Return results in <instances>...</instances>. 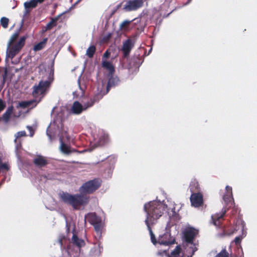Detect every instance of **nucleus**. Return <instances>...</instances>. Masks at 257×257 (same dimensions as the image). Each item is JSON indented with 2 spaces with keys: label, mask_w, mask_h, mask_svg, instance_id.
<instances>
[{
  "label": "nucleus",
  "mask_w": 257,
  "mask_h": 257,
  "mask_svg": "<svg viewBox=\"0 0 257 257\" xmlns=\"http://www.w3.org/2000/svg\"><path fill=\"white\" fill-rule=\"evenodd\" d=\"M154 224L155 223H152L151 222H148V223H146V224L147 226L148 229V230L149 231L151 242L153 243V244L154 245H155V246L158 247V243L157 242H158V239H156V238L155 237V235L153 233V231H152V230L151 229V226L153 225V224Z\"/></svg>",
  "instance_id": "b1692460"
},
{
  "label": "nucleus",
  "mask_w": 257,
  "mask_h": 257,
  "mask_svg": "<svg viewBox=\"0 0 257 257\" xmlns=\"http://www.w3.org/2000/svg\"><path fill=\"white\" fill-rule=\"evenodd\" d=\"M101 185V181L99 179H93L84 183L79 188V192L81 193L90 194L96 190Z\"/></svg>",
  "instance_id": "0eeeda50"
},
{
  "label": "nucleus",
  "mask_w": 257,
  "mask_h": 257,
  "mask_svg": "<svg viewBox=\"0 0 257 257\" xmlns=\"http://www.w3.org/2000/svg\"><path fill=\"white\" fill-rule=\"evenodd\" d=\"M38 4L35 0H31L24 3L25 15H27L30 12L31 9L35 8L37 7Z\"/></svg>",
  "instance_id": "412c9836"
},
{
  "label": "nucleus",
  "mask_w": 257,
  "mask_h": 257,
  "mask_svg": "<svg viewBox=\"0 0 257 257\" xmlns=\"http://www.w3.org/2000/svg\"><path fill=\"white\" fill-rule=\"evenodd\" d=\"M80 2V0H77L73 5H72V6L71 7L69 8V9L67 10L66 11L63 12L62 14H61V16L63 15V14H66L67 13H68L69 12H70L71 10L73 9L74 8H75V6H76V5H77Z\"/></svg>",
  "instance_id": "c9c22d12"
},
{
  "label": "nucleus",
  "mask_w": 257,
  "mask_h": 257,
  "mask_svg": "<svg viewBox=\"0 0 257 257\" xmlns=\"http://www.w3.org/2000/svg\"><path fill=\"white\" fill-rule=\"evenodd\" d=\"M72 241L74 244L76 245L79 247H80L84 245V241L81 239L78 238L77 236L74 234L72 237Z\"/></svg>",
  "instance_id": "bb28decb"
},
{
  "label": "nucleus",
  "mask_w": 257,
  "mask_h": 257,
  "mask_svg": "<svg viewBox=\"0 0 257 257\" xmlns=\"http://www.w3.org/2000/svg\"><path fill=\"white\" fill-rule=\"evenodd\" d=\"M61 16V15H59L57 17L52 18L51 21L45 27V30H51L53 27L55 26L56 25L57 21L58 20Z\"/></svg>",
  "instance_id": "a878e982"
},
{
  "label": "nucleus",
  "mask_w": 257,
  "mask_h": 257,
  "mask_svg": "<svg viewBox=\"0 0 257 257\" xmlns=\"http://www.w3.org/2000/svg\"><path fill=\"white\" fill-rule=\"evenodd\" d=\"M47 41V39L45 38L44 39V40L42 42H40V43H38L34 47V50L35 51H37L41 50L43 49Z\"/></svg>",
  "instance_id": "2f4dec72"
},
{
  "label": "nucleus",
  "mask_w": 257,
  "mask_h": 257,
  "mask_svg": "<svg viewBox=\"0 0 257 257\" xmlns=\"http://www.w3.org/2000/svg\"><path fill=\"white\" fill-rule=\"evenodd\" d=\"M85 218L93 225L95 230L98 233H100L103 227V221L100 217L98 216L95 213H89L85 215Z\"/></svg>",
  "instance_id": "6e6552de"
},
{
  "label": "nucleus",
  "mask_w": 257,
  "mask_h": 257,
  "mask_svg": "<svg viewBox=\"0 0 257 257\" xmlns=\"http://www.w3.org/2000/svg\"><path fill=\"white\" fill-rule=\"evenodd\" d=\"M102 250V246L100 243H98L91 249V253L94 257L98 256L100 255Z\"/></svg>",
  "instance_id": "5701e85b"
},
{
  "label": "nucleus",
  "mask_w": 257,
  "mask_h": 257,
  "mask_svg": "<svg viewBox=\"0 0 257 257\" xmlns=\"http://www.w3.org/2000/svg\"><path fill=\"white\" fill-rule=\"evenodd\" d=\"M55 109H56V107H54L53 108V109L52 110V113H54Z\"/></svg>",
  "instance_id": "de8ad7c7"
},
{
  "label": "nucleus",
  "mask_w": 257,
  "mask_h": 257,
  "mask_svg": "<svg viewBox=\"0 0 257 257\" xmlns=\"http://www.w3.org/2000/svg\"><path fill=\"white\" fill-rule=\"evenodd\" d=\"M157 242L158 246L160 245L168 246L175 243V238L167 231L158 237Z\"/></svg>",
  "instance_id": "9b49d317"
},
{
  "label": "nucleus",
  "mask_w": 257,
  "mask_h": 257,
  "mask_svg": "<svg viewBox=\"0 0 257 257\" xmlns=\"http://www.w3.org/2000/svg\"><path fill=\"white\" fill-rule=\"evenodd\" d=\"M37 2V3L38 4H41L45 0H35Z\"/></svg>",
  "instance_id": "c03bdc74"
},
{
  "label": "nucleus",
  "mask_w": 257,
  "mask_h": 257,
  "mask_svg": "<svg viewBox=\"0 0 257 257\" xmlns=\"http://www.w3.org/2000/svg\"><path fill=\"white\" fill-rule=\"evenodd\" d=\"M5 107V102L2 99H0V111H2L4 109Z\"/></svg>",
  "instance_id": "a19ab883"
},
{
  "label": "nucleus",
  "mask_w": 257,
  "mask_h": 257,
  "mask_svg": "<svg viewBox=\"0 0 257 257\" xmlns=\"http://www.w3.org/2000/svg\"><path fill=\"white\" fill-rule=\"evenodd\" d=\"M215 257H229V255L225 249H222Z\"/></svg>",
  "instance_id": "72a5a7b5"
},
{
  "label": "nucleus",
  "mask_w": 257,
  "mask_h": 257,
  "mask_svg": "<svg viewBox=\"0 0 257 257\" xmlns=\"http://www.w3.org/2000/svg\"><path fill=\"white\" fill-rule=\"evenodd\" d=\"M108 81L106 86L107 92H108L110 87L117 85L119 82V79L117 77H114L112 75H108Z\"/></svg>",
  "instance_id": "aec40b11"
},
{
  "label": "nucleus",
  "mask_w": 257,
  "mask_h": 257,
  "mask_svg": "<svg viewBox=\"0 0 257 257\" xmlns=\"http://www.w3.org/2000/svg\"><path fill=\"white\" fill-rule=\"evenodd\" d=\"M190 191L193 193H196V192H199V186L198 182L194 179L192 180L190 184Z\"/></svg>",
  "instance_id": "393cba45"
},
{
  "label": "nucleus",
  "mask_w": 257,
  "mask_h": 257,
  "mask_svg": "<svg viewBox=\"0 0 257 257\" xmlns=\"http://www.w3.org/2000/svg\"><path fill=\"white\" fill-rule=\"evenodd\" d=\"M244 223L243 222H241V227L242 230V236H237L234 239V242L236 244H238L240 242L241 239L246 235V231L244 230Z\"/></svg>",
  "instance_id": "c756f323"
},
{
  "label": "nucleus",
  "mask_w": 257,
  "mask_h": 257,
  "mask_svg": "<svg viewBox=\"0 0 257 257\" xmlns=\"http://www.w3.org/2000/svg\"><path fill=\"white\" fill-rule=\"evenodd\" d=\"M143 3V0H131L125 3L123 9L126 11H135L142 7Z\"/></svg>",
  "instance_id": "ddd939ff"
},
{
  "label": "nucleus",
  "mask_w": 257,
  "mask_h": 257,
  "mask_svg": "<svg viewBox=\"0 0 257 257\" xmlns=\"http://www.w3.org/2000/svg\"><path fill=\"white\" fill-rule=\"evenodd\" d=\"M57 114L53 122H51L47 130V135L50 140H52L53 137L58 132L62 131L63 128V121L66 116L67 109L65 107H61L59 109L56 108Z\"/></svg>",
  "instance_id": "7ed1b4c3"
},
{
  "label": "nucleus",
  "mask_w": 257,
  "mask_h": 257,
  "mask_svg": "<svg viewBox=\"0 0 257 257\" xmlns=\"http://www.w3.org/2000/svg\"><path fill=\"white\" fill-rule=\"evenodd\" d=\"M225 194L223 196V199L226 204H232L233 201L232 197V188L229 186L225 187Z\"/></svg>",
  "instance_id": "a211bd4d"
},
{
  "label": "nucleus",
  "mask_w": 257,
  "mask_h": 257,
  "mask_svg": "<svg viewBox=\"0 0 257 257\" xmlns=\"http://www.w3.org/2000/svg\"><path fill=\"white\" fill-rule=\"evenodd\" d=\"M80 77H81V76ZM79 78H80V77H79ZM78 83L79 89L81 91L82 93H83L85 89V86L83 84H81L80 78H79L78 80Z\"/></svg>",
  "instance_id": "e433bc0d"
},
{
  "label": "nucleus",
  "mask_w": 257,
  "mask_h": 257,
  "mask_svg": "<svg viewBox=\"0 0 257 257\" xmlns=\"http://www.w3.org/2000/svg\"><path fill=\"white\" fill-rule=\"evenodd\" d=\"M26 136V133L25 131H20L18 132L17 134H15V142L16 143V149H15V152L16 155L18 159L20 158V156L19 155V150L21 149V144L20 141L18 140L19 138L21 137H24Z\"/></svg>",
  "instance_id": "f3484780"
},
{
  "label": "nucleus",
  "mask_w": 257,
  "mask_h": 257,
  "mask_svg": "<svg viewBox=\"0 0 257 257\" xmlns=\"http://www.w3.org/2000/svg\"><path fill=\"white\" fill-rule=\"evenodd\" d=\"M66 226H67V227H68V224H67V222H66Z\"/></svg>",
  "instance_id": "3c124183"
},
{
  "label": "nucleus",
  "mask_w": 257,
  "mask_h": 257,
  "mask_svg": "<svg viewBox=\"0 0 257 257\" xmlns=\"http://www.w3.org/2000/svg\"><path fill=\"white\" fill-rule=\"evenodd\" d=\"M83 152V151H82V152L78 151V153H82V152Z\"/></svg>",
  "instance_id": "8fccbe9b"
},
{
  "label": "nucleus",
  "mask_w": 257,
  "mask_h": 257,
  "mask_svg": "<svg viewBox=\"0 0 257 257\" xmlns=\"http://www.w3.org/2000/svg\"><path fill=\"white\" fill-rule=\"evenodd\" d=\"M34 164L39 167L45 166L48 163L47 158L41 155H38L34 159Z\"/></svg>",
  "instance_id": "6ab92c4d"
},
{
  "label": "nucleus",
  "mask_w": 257,
  "mask_h": 257,
  "mask_svg": "<svg viewBox=\"0 0 257 257\" xmlns=\"http://www.w3.org/2000/svg\"><path fill=\"white\" fill-rule=\"evenodd\" d=\"M109 142L108 134L103 131L99 132L97 139H95V143L97 146H102Z\"/></svg>",
  "instance_id": "dca6fc26"
},
{
  "label": "nucleus",
  "mask_w": 257,
  "mask_h": 257,
  "mask_svg": "<svg viewBox=\"0 0 257 257\" xmlns=\"http://www.w3.org/2000/svg\"><path fill=\"white\" fill-rule=\"evenodd\" d=\"M61 199L65 203L71 205L74 209H79L89 202V197L81 194L71 195L68 193H59Z\"/></svg>",
  "instance_id": "20e7f679"
},
{
  "label": "nucleus",
  "mask_w": 257,
  "mask_h": 257,
  "mask_svg": "<svg viewBox=\"0 0 257 257\" xmlns=\"http://www.w3.org/2000/svg\"><path fill=\"white\" fill-rule=\"evenodd\" d=\"M168 205L164 201L161 202L158 200L150 201L144 205V210L147 213L145 223L151 222L156 223L157 220L164 213L167 212L169 216H173L176 214L174 205L171 202Z\"/></svg>",
  "instance_id": "f03ea898"
},
{
  "label": "nucleus",
  "mask_w": 257,
  "mask_h": 257,
  "mask_svg": "<svg viewBox=\"0 0 257 257\" xmlns=\"http://www.w3.org/2000/svg\"><path fill=\"white\" fill-rule=\"evenodd\" d=\"M151 50H152V49H151L149 50V53H150V52L151 51Z\"/></svg>",
  "instance_id": "09e8293b"
},
{
  "label": "nucleus",
  "mask_w": 257,
  "mask_h": 257,
  "mask_svg": "<svg viewBox=\"0 0 257 257\" xmlns=\"http://www.w3.org/2000/svg\"><path fill=\"white\" fill-rule=\"evenodd\" d=\"M4 169L6 170H8V166L7 164H2L0 165V170Z\"/></svg>",
  "instance_id": "ea45409f"
},
{
  "label": "nucleus",
  "mask_w": 257,
  "mask_h": 257,
  "mask_svg": "<svg viewBox=\"0 0 257 257\" xmlns=\"http://www.w3.org/2000/svg\"><path fill=\"white\" fill-rule=\"evenodd\" d=\"M102 66L108 71V75L113 74L114 71V68L111 62L106 60H102Z\"/></svg>",
  "instance_id": "4be33fe9"
},
{
  "label": "nucleus",
  "mask_w": 257,
  "mask_h": 257,
  "mask_svg": "<svg viewBox=\"0 0 257 257\" xmlns=\"http://www.w3.org/2000/svg\"><path fill=\"white\" fill-rule=\"evenodd\" d=\"M105 84L106 81L104 80H102L100 82H98L96 86L97 92H96L93 98L90 99H92V100H94V103L98 101L104 95L106 94L108 92H107L106 89L105 90Z\"/></svg>",
  "instance_id": "f8f14e48"
},
{
  "label": "nucleus",
  "mask_w": 257,
  "mask_h": 257,
  "mask_svg": "<svg viewBox=\"0 0 257 257\" xmlns=\"http://www.w3.org/2000/svg\"><path fill=\"white\" fill-rule=\"evenodd\" d=\"M60 132L62 133L59 139L60 143L59 149L60 152L66 155H69L72 153L77 152L75 149L71 148L69 143L70 138L63 128L62 131H60L59 133Z\"/></svg>",
  "instance_id": "423d86ee"
},
{
  "label": "nucleus",
  "mask_w": 257,
  "mask_h": 257,
  "mask_svg": "<svg viewBox=\"0 0 257 257\" xmlns=\"http://www.w3.org/2000/svg\"><path fill=\"white\" fill-rule=\"evenodd\" d=\"M192 206L198 207L202 205L203 202V195L200 192L193 193L190 196Z\"/></svg>",
  "instance_id": "4468645a"
},
{
  "label": "nucleus",
  "mask_w": 257,
  "mask_h": 257,
  "mask_svg": "<svg viewBox=\"0 0 257 257\" xmlns=\"http://www.w3.org/2000/svg\"><path fill=\"white\" fill-rule=\"evenodd\" d=\"M47 31V30H45V27L43 28L42 29L43 33H44V32H46Z\"/></svg>",
  "instance_id": "49530a36"
},
{
  "label": "nucleus",
  "mask_w": 257,
  "mask_h": 257,
  "mask_svg": "<svg viewBox=\"0 0 257 257\" xmlns=\"http://www.w3.org/2000/svg\"><path fill=\"white\" fill-rule=\"evenodd\" d=\"M134 46V43L131 39H127L123 42L121 51L123 52L124 57L126 58L129 56Z\"/></svg>",
  "instance_id": "2eb2a0df"
},
{
  "label": "nucleus",
  "mask_w": 257,
  "mask_h": 257,
  "mask_svg": "<svg viewBox=\"0 0 257 257\" xmlns=\"http://www.w3.org/2000/svg\"><path fill=\"white\" fill-rule=\"evenodd\" d=\"M9 19L6 17L2 18L1 23L4 28H7L8 26Z\"/></svg>",
  "instance_id": "f704fd0d"
},
{
  "label": "nucleus",
  "mask_w": 257,
  "mask_h": 257,
  "mask_svg": "<svg viewBox=\"0 0 257 257\" xmlns=\"http://www.w3.org/2000/svg\"><path fill=\"white\" fill-rule=\"evenodd\" d=\"M57 242L60 244V246H62V237L59 238Z\"/></svg>",
  "instance_id": "37998d69"
},
{
  "label": "nucleus",
  "mask_w": 257,
  "mask_h": 257,
  "mask_svg": "<svg viewBox=\"0 0 257 257\" xmlns=\"http://www.w3.org/2000/svg\"><path fill=\"white\" fill-rule=\"evenodd\" d=\"M95 47L94 46H90L86 50V55L89 58L93 57L95 52Z\"/></svg>",
  "instance_id": "473e14b6"
},
{
  "label": "nucleus",
  "mask_w": 257,
  "mask_h": 257,
  "mask_svg": "<svg viewBox=\"0 0 257 257\" xmlns=\"http://www.w3.org/2000/svg\"><path fill=\"white\" fill-rule=\"evenodd\" d=\"M81 0H80V2L81 1Z\"/></svg>",
  "instance_id": "603ef678"
},
{
  "label": "nucleus",
  "mask_w": 257,
  "mask_h": 257,
  "mask_svg": "<svg viewBox=\"0 0 257 257\" xmlns=\"http://www.w3.org/2000/svg\"><path fill=\"white\" fill-rule=\"evenodd\" d=\"M94 103V100L92 99H90L88 102H84L83 104L78 101H75L71 107L70 112L74 114H79L82 111L92 106Z\"/></svg>",
  "instance_id": "1a4fd4ad"
},
{
  "label": "nucleus",
  "mask_w": 257,
  "mask_h": 257,
  "mask_svg": "<svg viewBox=\"0 0 257 257\" xmlns=\"http://www.w3.org/2000/svg\"><path fill=\"white\" fill-rule=\"evenodd\" d=\"M18 37V34L17 33H14L11 36L7 45V57L13 58L24 45L25 38L22 37L17 43L13 45Z\"/></svg>",
  "instance_id": "39448f33"
},
{
  "label": "nucleus",
  "mask_w": 257,
  "mask_h": 257,
  "mask_svg": "<svg viewBox=\"0 0 257 257\" xmlns=\"http://www.w3.org/2000/svg\"><path fill=\"white\" fill-rule=\"evenodd\" d=\"M110 54V53L107 50L104 54H103V58H102V60H104V58H108L109 55Z\"/></svg>",
  "instance_id": "79ce46f5"
},
{
  "label": "nucleus",
  "mask_w": 257,
  "mask_h": 257,
  "mask_svg": "<svg viewBox=\"0 0 257 257\" xmlns=\"http://www.w3.org/2000/svg\"><path fill=\"white\" fill-rule=\"evenodd\" d=\"M225 212V211H224L223 212H222L220 215L215 214V215H212V219L213 221V223H214V225H215V226L219 225V222L218 221V220L223 216Z\"/></svg>",
  "instance_id": "7c9ffc66"
},
{
  "label": "nucleus",
  "mask_w": 257,
  "mask_h": 257,
  "mask_svg": "<svg viewBox=\"0 0 257 257\" xmlns=\"http://www.w3.org/2000/svg\"><path fill=\"white\" fill-rule=\"evenodd\" d=\"M130 23H131V21H127V20L124 21L120 24V27L121 29H122V28H124L126 26L128 25Z\"/></svg>",
  "instance_id": "4c0bfd02"
},
{
  "label": "nucleus",
  "mask_w": 257,
  "mask_h": 257,
  "mask_svg": "<svg viewBox=\"0 0 257 257\" xmlns=\"http://www.w3.org/2000/svg\"><path fill=\"white\" fill-rule=\"evenodd\" d=\"M197 233L198 231L194 228L186 229L184 232V250L181 249L180 246L177 245L170 253L168 252L167 249H164L158 251L157 255L158 257H192L197 250L193 240Z\"/></svg>",
  "instance_id": "f257e3e1"
},
{
  "label": "nucleus",
  "mask_w": 257,
  "mask_h": 257,
  "mask_svg": "<svg viewBox=\"0 0 257 257\" xmlns=\"http://www.w3.org/2000/svg\"><path fill=\"white\" fill-rule=\"evenodd\" d=\"M27 128H28V130H29V132H30V137H32L33 136L34 134V131L33 130V128H32V126H27Z\"/></svg>",
  "instance_id": "58836bf2"
},
{
  "label": "nucleus",
  "mask_w": 257,
  "mask_h": 257,
  "mask_svg": "<svg viewBox=\"0 0 257 257\" xmlns=\"http://www.w3.org/2000/svg\"><path fill=\"white\" fill-rule=\"evenodd\" d=\"M40 101V100L38 101L36 100H34L32 101H24L22 102L21 103H19V105L20 107L25 108L30 107L31 104L34 103V106H36V105L38 104V103Z\"/></svg>",
  "instance_id": "cd10ccee"
},
{
  "label": "nucleus",
  "mask_w": 257,
  "mask_h": 257,
  "mask_svg": "<svg viewBox=\"0 0 257 257\" xmlns=\"http://www.w3.org/2000/svg\"><path fill=\"white\" fill-rule=\"evenodd\" d=\"M191 1L192 0H188L187 2H186V3L185 4V5H188L191 2Z\"/></svg>",
  "instance_id": "a18cd8bd"
},
{
  "label": "nucleus",
  "mask_w": 257,
  "mask_h": 257,
  "mask_svg": "<svg viewBox=\"0 0 257 257\" xmlns=\"http://www.w3.org/2000/svg\"><path fill=\"white\" fill-rule=\"evenodd\" d=\"M13 106H9L7 108L6 111L4 113V114L3 115V118L6 122H7L9 120L10 117L13 112Z\"/></svg>",
  "instance_id": "c85d7f7f"
},
{
  "label": "nucleus",
  "mask_w": 257,
  "mask_h": 257,
  "mask_svg": "<svg viewBox=\"0 0 257 257\" xmlns=\"http://www.w3.org/2000/svg\"><path fill=\"white\" fill-rule=\"evenodd\" d=\"M51 82V81L50 80H41L40 81L38 85L35 86L34 87V90L33 92L34 96L37 97L39 95H41L39 99L40 100L49 87Z\"/></svg>",
  "instance_id": "9d476101"
}]
</instances>
